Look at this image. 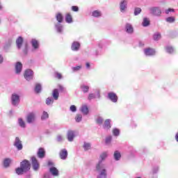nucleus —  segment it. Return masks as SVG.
Wrapping results in <instances>:
<instances>
[{"instance_id":"1","label":"nucleus","mask_w":178,"mask_h":178,"mask_svg":"<svg viewBox=\"0 0 178 178\" xmlns=\"http://www.w3.org/2000/svg\"><path fill=\"white\" fill-rule=\"evenodd\" d=\"M101 162L97 165L96 169L97 172H99V175L97 178H106V170L102 167H101Z\"/></svg>"},{"instance_id":"2","label":"nucleus","mask_w":178,"mask_h":178,"mask_svg":"<svg viewBox=\"0 0 178 178\" xmlns=\"http://www.w3.org/2000/svg\"><path fill=\"white\" fill-rule=\"evenodd\" d=\"M20 166L26 173V172H29L30 168H31V164L29 160H24L22 162L20 163Z\"/></svg>"},{"instance_id":"3","label":"nucleus","mask_w":178,"mask_h":178,"mask_svg":"<svg viewBox=\"0 0 178 178\" xmlns=\"http://www.w3.org/2000/svg\"><path fill=\"white\" fill-rule=\"evenodd\" d=\"M33 76H34V72L30 69L26 70L24 74V78L28 81L31 80Z\"/></svg>"},{"instance_id":"4","label":"nucleus","mask_w":178,"mask_h":178,"mask_svg":"<svg viewBox=\"0 0 178 178\" xmlns=\"http://www.w3.org/2000/svg\"><path fill=\"white\" fill-rule=\"evenodd\" d=\"M31 163L33 168L35 170H38L40 169V163H38V160L35 156L31 157Z\"/></svg>"},{"instance_id":"5","label":"nucleus","mask_w":178,"mask_h":178,"mask_svg":"<svg viewBox=\"0 0 178 178\" xmlns=\"http://www.w3.org/2000/svg\"><path fill=\"white\" fill-rule=\"evenodd\" d=\"M15 147L18 149V151H20L23 149V145L22 144V140H20V138L19 137L15 138V142L14 143Z\"/></svg>"},{"instance_id":"6","label":"nucleus","mask_w":178,"mask_h":178,"mask_svg":"<svg viewBox=\"0 0 178 178\" xmlns=\"http://www.w3.org/2000/svg\"><path fill=\"white\" fill-rule=\"evenodd\" d=\"M150 11L152 15H154V16H161V14L162 13V11L158 7H153L150 8Z\"/></svg>"},{"instance_id":"7","label":"nucleus","mask_w":178,"mask_h":178,"mask_svg":"<svg viewBox=\"0 0 178 178\" xmlns=\"http://www.w3.org/2000/svg\"><path fill=\"white\" fill-rule=\"evenodd\" d=\"M15 72L17 74H20V73L22 72V70L23 69V64H22L21 62H17L15 64Z\"/></svg>"},{"instance_id":"8","label":"nucleus","mask_w":178,"mask_h":178,"mask_svg":"<svg viewBox=\"0 0 178 178\" xmlns=\"http://www.w3.org/2000/svg\"><path fill=\"white\" fill-rule=\"evenodd\" d=\"M35 120V114L34 113H29L26 117V122L28 123H33Z\"/></svg>"},{"instance_id":"9","label":"nucleus","mask_w":178,"mask_h":178,"mask_svg":"<svg viewBox=\"0 0 178 178\" xmlns=\"http://www.w3.org/2000/svg\"><path fill=\"white\" fill-rule=\"evenodd\" d=\"M13 105H16L20 102V97L16 94H13L11 97Z\"/></svg>"},{"instance_id":"10","label":"nucleus","mask_w":178,"mask_h":178,"mask_svg":"<svg viewBox=\"0 0 178 178\" xmlns=\"http://www.w3.org/2000/svg\"><path fill=\"white\" fill-rule=\"evenodd\" d=\"M37 155L40 159H42V158H45V149H44L43 147H40L38 151Z\"/></svg>"},{"instance_id":"11","label":"nucleus","mask_w":178,"mask_h":178,"mask_svg":"<svg viewBox=\"0 0 178 178\" xmlns=\"http://www.w3.org/2000/svg\"><path fill=\"white\" fill-rule=\"evenodd\" d=\"M108 95L112 102H118V95H116V93L109 92Z\"/></svg>"},{"instance_id":"12","label":"nucleus","mask_w":178,"mask_h":178,"mask_svg":"<svg viewBox=\"0 0 178 178\" xmlns=\"http://www.w3.org/2000/svg\"><path fill=\"white\" fill-rule=\"evenodd\" d=\"M145 54L147 56H152V55L155 54V50L154 49L147 48L145 49Z\"/></svg>"},{"instance_id":"13","label":"nucleus","mask_w":178,"mask_h":178,"mask_svg":"<svg viewBox=\"0 0 178 178\" xmlns=\"http://www.w3.org/2000/svg\"><path fill=\"white\" fill-rule=\"evenodd\" d=\"M59 155L60 159H66V158H67V150H66V149H62L60 152Z\"/></svg>"},{"instance_id":"14","label":"nucleus","mask_w":178,"mask_h":178,"mask_svg":"<svg viewBox=\"0 0 178 178\" xmlns=\"http://www.w3.org/2000/svg\"><path fill=\"white\" fill-rule=\"evenodd\" d=\"M23 38L22 36L18 37V38L16 40V44L18 49H20L22 48V45H23Z\"/></svg>"},{"instance_id":"15","label":"nucleus","mask_w":178,"mask_h":178,"mask_svg":"<svg viewBox=\"0 0 178 178\" xmlns=\"http://www.w3.org/2000/svg\"><path fill=\"white\" fill-rule=\"evenodd\" d=\"M72 51H79L80 48V43L78 42H74L71 46Z\"/></svg>"},{"instance_id":"16","label":"nucleus","mask_w":178,"mask_h":178,"mask_svg":"<svg viewBox=\"0 0 178 178\" xmlns=\"http://www.w3.org/2000/svg\"><path fill=\"white\" fill-rule=\"evenodd\" d=\"M74 131H68L67 132V140L68 141H73V138H74Z\"/></svg>"},{"instance_id":"17","label":"nucleus","mask_w":178,"mask_h":178,"mask_svg":"<svg viewBox=\"0 0 178 178\" xmlns=\"http://www.w3.org/2000/svg\"><path fill=\"white\" fill-rule=\"evenodd\" d=\"M49 172L53 175V176H58V175H59V171L55 167L51 168L49 169Z\"/></svg>"},{"instance_id":"18","label":"nucleus","mask_w":178,"mask_h":178,"mask_svg":"<svg viewBox=\"0 0 178 178\" xmlns=\"http://www.w3.org/2000/svg\"><path fill=\"white\" fill-rule=\"evenodd\" d=\"M65 22L67 23H72L73 22V17H72V15H70V13H67L65 15Z\"/></svg>"},{"instance_id":"19","label":"nucleus","mask_w":178,"mask_h":178,"mask_svg":"<svg viewBox=\"0 0 178 178\" xmlns=\"http://www.w3.org/2000/svg\"><path fill=\"white\" fill-rule=\"evenodd\" d=\"M113 156L115 161H120V158H122V154L120 153L119 151L117 150L114 152Z\"/></svg>"},{"instance_id":"20","label":"nucleus","mask_w":178,"mask_h":178,"mask_svg":"<svg viewBox=\"0 0 178 178\" xmlns=\"http://www.w3.org/2000/svg\"><path fill=\"white\" fill-rule=\"evenodd\" d=\"M126 31H127V33H129V34H131V33H133L134 29H133V26H131V24H127Z\"/></svg>"},{"instance_id":"21","label":"nucleus","mask_w":178,"mask_h":178,"mask_svg":"<svg viewBox=\"0 0 178 178\" xmlns=\"http://www.w3.org/2000/svg\"><path fill=\"white\" fill-rule=\"evenodd\" d=\"M56 19L58 23H62L63 22V15L60 13H57Z\"/></svg>"},{"instance_id":"22","label":"nucleus","mask_w":178,"mask_h":178,"mask_svg":"<svg viewBox=\"0 0 178 178\" xmlns=\"http://www.w3.org/2000/svg\"><path fill=\"white\" fill-rule=\"evenodd\" d=\"M81 111L83 115H88V107L86 105L82 106Z\"/></svg>"},{"instance_id":"23","label":"nucleus","mask_w":178,"mask_h":178,"mask_svg":"<svg viewBox=\"0 0 178 178\" xmlns=\"http://www.w3.org/2000/svg\"><path fill=\"white\" fill-rule=\"evenodd\" d=\"M126 6H127V1H123L122 2H121L120 6L121 12H123V10L126 9Z\"/></svg>"},{"instance_id":"24","label":"nucleus","mask_w":178,"mask_h":178,"mask_svg":"<svg viewBox=\"0 0 178 178\" xmlns=\"http://www.w3.org/2000/svg\"><path fill=\"white\" fill-rule=\"evenodd\" d=\"M53 97L54 98V99H58L59 98V92L58 91V89H54L53 90Z\"/></svg>"},{"instance_id":"25","label":"nucleus","mask_w":178,"mask_h":178,"mask_svg":"<svg viewBox=\"0 0 178 178\" xmlns=\"http://www.w3.org/2000/svg\"><path fill=\"white\" fill-rule=\"evenodd\" d=\"M10 162H12L10 159H4V161H3V166L5 168H8V166L10 165Z\"/></svg>"},{"instance_id":"26","label":"nucleus","mask_w":178,"mask_h":178,"mask_svg":"<svg viewBox=\"0 0 178 178\" xmlns=\"http://www.w3.org/2000/svg\"><path fill=\"white\" fill-rule=\"evenodd\" d=\"M104 127H105V129H111V120L107 119L105 120Z\"/></svg>"},{"instance_id":"27","label":"nucleus","mask_w":178,"mask_h":178,"mask_svg":"<svg viewBox=\"0 0 178 178\" xmlns=\"http://www.w3.org/2000/svg\"><path fill=\"white\" fill-rule=\"evenodd\" d=\"M143 27H147L149 26V19H148V18L143 19Z\"/></svg>"},{"instance_id":"28","label":"nucleus","mask_w":178,"mask_h":178,"mask_svg":"<svg viewBox=\"0 0 178 178\" xmlns=\"http://www.w3.org/2000/svg\"><path fill=\"white\" fill-rule=\"evenodd\" d=\"M15 172L17 173V175H23V173H26L21 166L20 168H17L15 169Z\"/></svg>"},{"instance_id":"29","label":"nucleus","mask_w":178,"mask_h":178,"mask_svg":"<svg viewBox=\"0 0 178 178\" xmlns=\"http://www.w3.org/2000/svg\"><path fill=\"white\" fill-rule=\"evenodd\" d=\"M92 16H93V17H99L101 16V12L99 10H95L92 12Z\"/></svg>"},{"instance_id":"30","label":"nucleus","mask_w":178,"mask_h":178,"mask_svg":"<svg viewBox=\"0 0 178 178\" xmlns=\"http://www.w3.org/2000/svg\"><path fill=\"white\" fill-rule=\"evenodd\" d=\"M165 49L168 54H173L175 52V49L170 46L166 47Z\"/></svg>"},{"instance_id":"31","label":"nucleus","mask_w":178,"mask_h":178,"mask_svg":"<svg viewBox=\"0 0 178 178\" xmlns=\"http://www.w3.org/2000/svg\"><path fill=\"white\" fill-rule=\"evenodd\" d=\"M35 92H37L38 94L39 92H41V85L40 83L36 84L35 87Z\"/></svg>"},{"instance_id":"32","label":"nucleus","mask_w":178,"mask_h":178,"mask_svg":"<svg viewBox=\"0 0 178 178\" xmlns=\"http://www.w3.org/2000/svg\"><path fill=\"white\" fill-rule=\"evenodd\" d=\"M48 118H49V115H48L47 112L44 111L41 117L42 120H44V119H48Z\"/></svg>"},{"instance_id":"33","label":"nucleus","mask_w":178,"mask_h":178,"mask_svg":"<svg viewBox=\"0 0 178 178\" xmlns=\"http://www.w3.org/2000/svg\"><path fill=\"white\" fill-rule=\"evenodd\" d=\"M83 148L85 151H88L91 148V144L85 143L83 145Z\"/></svg>"},{"instance_id":"34","label":"nucleus","mask_w":178,"mask_h":178,"mask_svg":"<svg viewBox=\"0 0 178 178\" xmlns=\"http://www.w3.org/2000/svg\"><path fill=\"white\" fill-rule=\"evenodd\" d=\"M32 46L33 47V48H35V49H37V48H38V41L33 40Z\"/></svg>"},{"instance_id":"35","label":"nucleus","mask_w":178,"mask_h":178,"mask_svg":"<svg viewBox=\"0 0 178 178\" xmlns=\"http://www.w3.org/2000/svg\"><path fill=\"white\" fill-rule=\"evenodd\" d=\"M153 39L154 41H158V40H161V33H156L153 35Z\"/></svg>"},{"instance_id":"36","label":"nucleus","mask_w":178,"mask_h":178,"mask_svg":"<svg viewBox=\"0 0 178 178\" xmlns=\"http://www.w3.org/2000/svg\"><path fill=\"white\" fill-rule=\"evenodd\" d=\"M18 121H19V124L21 127H26V123L24 122V121H23V119L19 118Z\"/></svg>"},{"instance_id":"37","label":"nucleus","mask_w":178,"mask_h":178,"mask_svg":"<svg viewBox=\"0 0 178 178\" xmlns=\"http://www.w3.org/2000/svg\"><path fill=\"white\" fill-rule=\"evenodd\" d=\"M81 88L82 89V91L83 92H87L88 91V90H90V87H88L87 86H81Z\"/></svg>"},{"instance_id":"38","label":"nucleus","mask_w":178,"mask_h":178,"mask_svg":"<svg viewBox=\"0 0 178 178\" xmlns=\"http://www.w3.org/2000/svg\"><path fill=\"white\" fill-rule=\"evenodd\" d=\"M75 119H76V122H77L79 123V122H81V119H83V115H81L80 114H77Z\"/></svg>"},{"instance_id":"39","label":"nucleus","mask_w":178,"mask_h":178,"mask_svg":"<svg viewBox=\"0 0 178 178\" xmlns=\"http://www.w3.org/2000/svg\"><path fill=\"white\" fill-rule=\"evenodd\" d=\"M141 13V8H136L134 10V15L135 16H137V15H140Z\"/></svg>"},{"instance_id":"40","label":"nucleus","mask_w":178,"mask_h":178,"mask_svg":"<svg viewBox=\"0 0 178 178\" xmlns=\"http://www.w3.org/2000/svg\"><path fill=\"white\" fill-rule=\"evenodd\" d=\"M97 123L98 124H102V123L104 122V119H102V118L99 117L97 120H96Z\"/></svg>"},{"instance_id":"41","label":"nucleus","mask_w":178,"mask_h":178,"mask_svg":"<svg viewBox=\"0 0 178 178\" xmlns=\"http://www.w3.org/2000/svg\"><path fill=\"white\" fill-rule=\"evenodd\" d=\"M52 102H54V100H52V99L51 97L47 98L46 100L47 105H51V104H52Z\"/></svg>"},{"instance_id":"42","label":"nucleus","mask_w":178,"mask_h":178,"mask_svg":"<svg viewBox=\"0 0 178 178\" xmlns=\"http://www.w3.org/2000/svg\"><path fill=\"white\" fill-rule=\"evenodd\" d=\"M106 156H108V153L107 152H104L100 155V157L102 159V161H104V159H105V158H106Z\"/></svg>"},{"instance_id":"43","label":"nucleus","mask_w":178,"mask_h":178,"mask_svg":"<svg viewBox=\"0 0 178 178\" xmlns=\"http://www.w3.org/2000/svg\"><path fill=\"white\" fill-rule=\"evenodd\" d=\"M56 27L57 31L58 33H62V26L60 24H58L56 25Z\"/></svg>"},{"instance_id":"44","label":"nucleus","mask_w":178,"mask_h":178,"mask_svg":"<svg viewBox=\"0 0 178 178\" xmlns=\"http://www.w3.org/2000/svg\"><path fill=\"white\" fill-rule=\"evenodd\" d=\"M113 134L114 136H119V134H120L119 129H113Z\"/></svg>"},{"instance_id":"45","label":"nucleus","mask_w":178,"mask_h":178,"mask_svg":"<svg viewBox=\"0 0 178 178\" xmlns=\"http://www.w3.org/2000/svg\"><path fill=\"white\" fill-rule=\"evenodd\" d=\"M166 20L167 22H168V23H173V22H175V17H168Z\"/></svg>"},{"instance_id":"46","label":"nucleus","mask_w":178,"mask_h":178,"mask_svg":"<svg viewBox=\"0 0 178 178\" xmlns=\"http://www.w3.org/2000/svg\"><path fill=\"white\" fill-rule=\"evenodd\" d=\"M94 98H95V94H92V93L89 94L88 97V99H89V101H91V99H94Z\"/></svg>"},{"instance_id":"47","label":"nucleus","mask_w":178,"mask_h":178,"mask_svg":"<svg viewBox=\"0 0 178 178\" xmlns=\"http://www.w3.org/2000/svg\"><path fill=\"white\" fill-rule=\"evenodd\" d=\"M80 69H81V65L72 67L73 72H77V70H80Z\"/></svg>"},{"instance_id":"48","label":"nucleus","mask_w":178,"mask_h":178,"mask_svg":"<svg viewBox=\"0 0 178 178\" xmlns=\"http://www.w3.org/2000/svg\"><path fill=\"white\" fill-rule=\"evenodd\" d=\"M70 111H71L72 112H76V111H77V108H76V106L72 105V106H70Z\"/></svg>"},{"instance_id":"49","label":"nucleus","mask_w":178,"mask_h":178,"mask_svg":"<svg viewBox=\"0 0 178 178\" xmlns=\"http://www.w3.org/2000/svg\"><path fill=\"white\" fill-rule=\"evenodd\" d=\"M112 141V136H108L106 138V143L109 144Z\"/></svg>"},{"instance_id":"50","label":"nucleus","mask_w":178,"mask_h":178,"mask_svg":"<svg viewBox=\"0 0 178 178\" xmlns=\"http://www.w3.org/2000/svg\"><path fill=\"white\" fill-rule=\"evenodd\" d=\"M72 10H73V12H79V7L76 6H73L72 7Z\"/></svg>"},{"instance_id":"51","label":"nucleus","mask_w":178,"mask_h":178,"mask_svg":"<svg viewBox=\"0 0 178 178\" xmlns=\"http://www.w3.org/2000/svg\"><path fill=\"white\" fill-rule=\"evenodd\" d=\"M56 76L57 79H58V80H60V79H62V74L59 72H56Z\"/></svg>"},{"instance_id":"52","label":"nucleus","mask_w":178,"mask_h":178,"mask_svg":"<svg viewBox=\"0 0 178 178\" xmlns=\"http://www.w3.org/2000/svg\"><path fill=\"white\" fill-rule=\"evenodd\" d=\"M170 12H175V9H173V8H168V10H165L166 15H169Z\"/></svg>"},{"instance_id":"53","label":"nucleus","mask_w":178,"mask_h":178,"mask_svg":"<svg viewBox=\"0 0 178 178\" xmlns=\"http://www.w3.org/2000/svg\"><path fill=\"white\" fill-rule=\"evenodd\" d=\"M58 88H59V91H61V92H63V91L65 90V88L63 87V86H62V85H58Z\"/></svg>"},{"instance_id":"54","label":"nucleus","mask_w":178,"mask_h":178,"mask_svg":"<svg viewBox=\"0 0 178 178\" xmlns=\"http://www.w3.org/2000/svg\"><path fill=\"white\" fill-rule=\"evenodd\" d=\"M3 62V58L2 56H0V63H2Z\"/></svg>"},{"instance_id":"55","label":"nucleus","mask_w":178,"mask_h":178,"mask_svg":"<svg viewBox=\"0 0 178 178\" xmlns=\"http://www.w3.org/2000/svg\"><path fill=\"white\" fill-rule=\"evenodd\" d=\"M24 54H27V44H25V50L24 51Z\"/></svg>"},{"instance_id":"56","label":"nucleus","mask_w":178,"mask_h":178,"mask_svg":"<svg viewBox=\"0 0 178 178\" xmlns=\"http://www.w3.org/2000/svg\"><path fill=\"white\" fill-rule=\"evenodd\" d=\"M52 165H54V163L51 162V161H49L48 162V165L49 166H52Z\"/></svg>"},{"instance_id":"57","label":"nucleus","mask_w":178,"mask_h":178,"mask_svg":"<svg viewBox=\"0 0 178 178\" xmlns=\"http://www.w3.org/2000/svg\"><path fill=\"white\" fill-rule=\"evenodd\" d=\"M175 140L176 141H177L178 143V133H177L176 136H175Z\"/></svg>"},{"instance_id":"58","label":"nucleus","mask_w":178,"mask_h":178,"mask_svg":"<svg viewBox=\"0 0 178 178\" xmlns=\"http://www.w3.org/2000/svg\"><path fill=\"white\" fill-rule=\"evenodd\" d=\"M90 63H86V67L90 68Z\"/></svg>"},{"instance_id":"59","label":"nucleus","mask_w":178,"mask_h":178,"mask_svg":"<svg viewBox=\"0 0 178 178\" xmlns=\"http://www.w3.org/2000/svg\"><path fill=\"white\" fill-rule=\"evenodd\" d=\"M0 9H2V6H1V4H0Z\"/></svg>"}]
</instances>
